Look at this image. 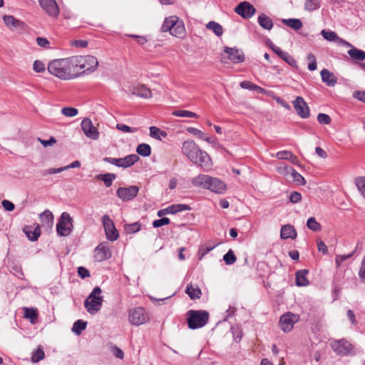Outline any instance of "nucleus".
Returning <instances> with one entry per match:
<instances>
[{
  "instance_id": "1",
  "label": "nucleus",
  "mask_w": 365,
  "mask_h": 365,
  "mask_svg": "<svg viewBox=\"0 0 365 365\" xmlns=\"http://www.w3.org/2000/svg\"><path fill=\"white\" fill-rule=\"evenodd\" d=\"M182 153L191 162L204 169H209L212 165L210 155L201 150L193 140H186L182 143Z\"/></svg>"
},
{
  "instance_id": "2",
  "label": "nucleus",
  "mask_w": 365,
  "mask_h": 365,
  "mask_svg": "<svg viewBox=\"0 0 365 365\" xmlns=\"http://www.w3.org/2000/svg\"><path fill=\"white\" fill-rule=\"evenodd\" d=\"M73 57L55 59L51 61L47 67L48 72L61 80H71L78 77L75 73Z\"/></svg>"
},
{
  "instance_id": "3",
  "label": "nucleus",
  "mask_w": 365,
  "mask_h": 365,
  "mask_svg": "<svg viewBox=\"0 0 365 365\" xmlns=\"http://www.w3.org/2000/svg\"><path fill=\"white\" fill-rule=\"evenodd\" d=\"M73 57L75 73L78 76L86 73L94 71L98 65V60L93 56H75Z\"/></svg>"
},
{
  "instance_id": "4",
  "label": "nucleus",
  "mask_w": 365,
  "mask_h": 365,
  "mask_svg": "<svg viewBox=\"0 0 365 365\" xmlns=\"http://www.w3.org/2000/svg\"><path fill=\"white\" fill-rule=\"evenodd\" d=\"M101 287H95L85 299L84 307L90 314L94 315L101 310L103 302V297L101 296Z\"/></svg>"
},
{
  "instance_id": "5",
  "label": "nucleus",
  "mask_w": 365,
  "mask_h": 365,
  "mask_svg": "<svg viewBox=\"0 0 365 365\" xmlns=\"http://www.w3.org/2000/svg\"><path fill=\"white\" fill-rule=\"evenodd\" d=\"M187 317L188 327L190 329H196L207 324L209 313L205 310H189Z\"/></svg>"
},
{
  "instance_id": "6",
  "label": "nucleus",
  "mask_w": 365,
  "mask_h": 365,
  "mask_svg": "<svg viewBox=\"0 0 365 365\" xmlns=\"http://www.w3.org/2000/svg\"><path fill=\"white\" fill-rule=\"evenodd\" d=\"M73 228V219L68 212H63L56 225V232L60 236L69 235Z\"/></svg>"
},
{
  "instance_id": "7",
  "label": "nucleus",
  "mask_w": 365,
  "mask_h": 365,
  "mask_svg": "<svg viewBox=\"0 0 365 365\" xmlns=\"http://www.w3.org/2000/svg\"><path fill=\"white\" fill-rule=\"evenodd\" d=\"M139 159L140 158L138 155L132 154L123 158L106 157L103 158V161L114 165L117 167L127 168L132 166L135 163L138 161Z\"/></svg>"
},
{
  "instance_id": "8",
  "label": "nucleus",
  "mask_w": 365,
  "mask_h": 365,
  "mask_svg": "<svg viewBox=\"0 0 365 365\" xmlns=\"http://www.w3.org/2000/svg\"><path fill=\"white\" fill-rule=\"evenodd\" d=\"M129 322L135 326H140L149 321V317L143 307L130 309L128 316Z\"/></svg>"
},
{
  "instance_id": "9",
  "label": "nucleus",
  "mask_w": 365,
  "mask_h": 365,
  "mask_svg": "<svg viewBox=\"0 0 365 365\" xmlns=\"http://www.w3.org/2000/svg\"><path fill=\"white\" fill-rule=\"evenodd\" d=\"M102 223L104 227L106 238L110 241H115L118 238V232L116 230L113 220L108 215L102 217Z\"/></svg>"
},
{
  "instance_id": "10",
  "label": "nucleus",
  "mask_w": 365,
  "mask_h": 365,
  "mask_svg": "<svg viewBox=\"0 0 365 365\" xmlns=\"http://www.w3.org/2000/svg\"><path fill=\"white\" fill-rule=\"evenodd\" d=\"M42 9L51 18L56 19L59 16L60 9L56 0H38Z\"/></svg>"
},
{
  "instance_id": "11",
  "label": "nucleus",
  "mask_w": 365,
  "mask_h": 365,
  "mask_svg": "<svg viewBox=\"0 0 365 365\" xmlns=\"http://www.w3.org/2000/svg\"><path fill=\"white\" fill-rule=\"evenodd\" d=\"M293 107L297 115L302 118H308L310 115L309 108L301 96H297L294 101H292Z\"/></svg>"
},
{
  "instance_id": "12",
  "label": "nucleus",
  "mask_w": 365,
  "mask_h": 365,
  "mask_svg": "<svg viewBox=\"0 0 365 365\" xmlns=\"http://www.w3.org/2000/svg\"><path fill=\"white\" fill-rule=\"evenodd\" d=\"M138 192L139 187L136 185H132L128 187H119L116 191V195L123 201H129L135 197Z\"/></svg>"
},
{
  "instance_id": "13",
  "label": "nucleus",
  "mask_w": 365,
  "mask_h": 365,
  "mask_svg": "<svg viewBox=\"0 0 365 365\" xmlns=\"http://www.w3.org/2000/svg\"><path fill=\"white\" fill-rule=\"evenodd\" d=\"M235 11L244 19H250L255 14L256 9L250 2L244 1L235 8Z\"/></svg>"
},
{
  "instance_id": "14",
  "label": "nucleus",
  "mask_w": 365,
  "mask_h": 365,
  "mask_svg": "<svg viewBox=\"0 0 365 365\" xmlns=\"http://www.w3.org/2000/svg\"><path fill=\"white\" fill-rule=\"evenodd\" d=\"M94 257L98 262H102L111 257L108 242H101L95 248Z\"/></svg>"
},
{
  "instance_id": "15",
  "label": "nucleus",
  "mask_w": 365,
  "mask_h": 365,
  "mask_svg": "<svg viewBox=\"0 0 365 365\" xmlns=\"http://www.w3.org/2000/svg\"><path fill=\"white\" fill-rule=\"evenodd\" d=\"M299 317L292 313H286L281 316L279 324L282 330L284 331H290L294 324L298 321Z\"/></svg>"
},
{
  "instance_id": "16",
  "label": "nucleus",
  "mask_w": 365,
  "mask_h": 365,
  "mask_svg": "<svg viewBox=\"0 0 365 365\" xmlns=\"http://www.w3.org/2000/svg\"><path fill=\"white\" fill-rule=\"evenodd\" d=\"M81 125V129L87 138L95 140L98 139L99 132L89 118H84Z\"/></svg>"
},
{
  "instance_id": "17",
  "label": "nucleus",
  "mask_w": 365,
  "mask_h": 365,
  "mask_svg": "<svg viewBox=\"0 0 365 365\" xmlns=\"http://www.w3.org/2000/svg\"><path fill=\"white\" fill-rule=\"evenodd\" d=\"M333 350L339 355L345 356L351 354L353 346L344 339L334 341L331 344Z\"/></svg>"
},
{
  "instance_id": "18",
  "label": "nucleus",
  "mask_w": 365,
  "mask_h": 365,
  "mask_svg": "<svg viewBox=\"0 0 365 365\" xmlns=\"http://www.w3.org/2000/svg\"><path fill=\"white\" fill-rule=\"evenodd\" d=\"M224 51L227 54L228 58L234 63H242L245 59L243 52L235 47L225 46Z\"/></svg>"
},
{
  "instance_id": "19",
  "label": "nucleus",
  "mask_w": 365,
  "mask_h": 365,
  "mask_svg": "<svg viewBox=\"0 0 365 365\" xmlns=\"http://www.w3.org/2000/svg\"><path fill=\"white\" fill-rule=\"evenodd\" d=\"M207 189L212 192L222 194L226 191V185L221 180L212 177Z\"/></svg>"
},
{
  "instance_id": "20",
  "label": "nucleus",
  "mask_w": 365,
  "mask_h": 365,
  "mask_svg": "<svg viewBox=\"0 0 365 365\" xmlns=\"http://www.w3.org/2000/svg\"><path fill=\"white\" fill-rule=\"evenodd\" d=\"M212 177L207 175H199L192 180V183L197 187L207 189Z\"/></svg>"
},
{
  "instance_id": "21",
  "label": "nucleus",
  "mask_w": 365,
  "mask_h": 365,
  "mask_svg": "<svg viewBox=\"0 0 365 365\" xmlns=\"http://www.w3.org/2000/svg\"><path fill=\"white\" fill-rule=\"evenodd\" d=\"M322 81L329 86H334L337 82V78L329 70L324 68L320 72Z\"/></svg>"
},
{
  "instance_id": "22",
  "label": "nucleus",
  "mask_w": 365,
  "mask_h": 365,
  "mask_svg": "<svg viewBox=\"0 0 365 365\" xmlns=\"http://www.w3.org/2000/svg\"><path fill=\"white\" fill-rule=\"evenodd\" d=\"M309 271L307 269H301L296 272V285L298 287H305L309 285V281L307 278Z\"/></svg>"
},
{
  "instance_id": "23",
  "label": "nucleus",
  "mask_w": 365,
  "mask_h": 365,
  "mask_svg": "<svg viewBox=\"0 0 365 365\" xmlns=\"http://www.w3.org/2000/svg\"><path fill=\"white\" fill-rule=\"evenodd\" d=\"M297 232L294 227L289 225H283L281 228L280 236L282 239H295L297 237Z\"/></svg>"
},
{
  "instance_id": "24",
  "label": "nucleus",
  "mask_w": 365,
  "mask_h": 365,
  "mask_svg": "<svg viewBox=\"0 0 365 365\" xmlns=\"http://www.w3.org/2000/svg\"><path fill=\"white\" fill-rule=\"evenodd\" d=\"M39 217L43 225H46L50 228L53 227L54 217L49 210H44Z\"/></svg>"
},
{
  "instance_id": "25",
  "label": "nucleus",
  "mask_w": 365,
  "mask_h": 365,
  "mask_svg": "<svg viewBox=\"0 0 365 365\" xmlns=\"http://www.w3.org/2000/svg\"><path fill=\"white\" fill-rule=\"evenodd\" d=\"M170 34L172 36L178 38L183 37L185 34V29L183 21L179 19L173 26V29L170 31Z\"/></svg>"
},
{
  "instance_id": "26",
  "label": "nucleus",
  "mask_w": 365,
  "mask_h": 365,
  "mask_svg": "<svg viewBox=\"0 0 365 365\" xmlns=\"http://www.w3.org/2000/svg\"><path fill=\"white\" fill-rule=\"evenodd\" d=\"M259 26L264 29L270 31L274 26L272 20L264 14H261L257 18Z\"/></svg>"
},
{
  "instance_id": "27",
  "label": "nucleus",
  "mask_w": 365,
  "mask_h": 365,
  "mask_svg": "<svg viewBox=\"0 0 365 365\" xmlns=\"http://www.w3.org/2000/svg\"><path fill=\"white\" fill-rule=\"evenodd\" d=\"M178 19L179 18L177 16H171L165 18L161 26V31L170 32V31L173 29V26H175Z\"/></svg>"
},
{
  "instance_id": "28",
  "label": "nucleus",
  "mask_w": 365,
  "mask_h": 365,
  "mask_svg": "<svg viewBox=\"0 0 365 365\" xmlns=\"http://www.w3.org/2000/svg\"><path fill=\"white\" fill-rule=\"evenodd\" d=\"M3 20L9 28H17L23 25V22L11 15H4Z\"/></svg>"
},
{
  "instance_id": "29",
  "label": "nucleus",
  "mask_w": 365,
  "mask_h": 365,
  "mask_svg": "<svg viewBox=\"0 0 365 365\" xmlns=\"http://www.w3.org/2000/svg\"><path fill=\"white\" fill-rule=\"evenodd\" d=\"M133 94L144 98L151 97L150 90L143 85L135 87L133 90Z\"/></svg>"
},
{
  "instance_id": "30",
  "label": "nucleus",
  "mask_w": 365,
  "mask_h": 365,
  "mask_svg": "<svg viewBox=\"0 0 365 365\" xmlns=\"http://www.w3.org/2000/svg\"><path fill=\"white\" fill-rule=\"evenodd\" d=\"M185 292L192 299H200L202 295L201 289L198 286L194 287L191 284L187 286Z\"/></svg>"
},
{
  "instance_id": "31",
  "label": "nucleus",
  "mask_w": 365,
  "mask_h": 365,
  "mask_svg": "<svg viewBox=\"0 0 365 365\" xmlns=\"http://www.w3.org/2000/svg\"><path fill=\"white\" fill-rule=\"evenodd\" d=\"M24 232L27 237L31 241L37 240L40 236V230L38 227H36L34 230L31 227H26L24 229Z\"/></svg>"
},
{
  "instance_id": "32",
  "label": "nucleus",
  "mask_w": 365,
  "mask_h": 365,
  "mask_svg": "<svg viewBox=\"0 0 365 365\" xmlns=\"http://www.w3.org/2000/svg\"><path fill=\"white\" fill-rule=\"evenodd\" d=\"M150 130V135L153 138L161 140L162 138L167 137V133L163 130H160L158 127L151 126L149 128Z\"/></svg>"
},
{
  "instance_id": "33",
  "label": "nucleus",
  "mask_w": 365,
  "mask_h": 365,
  "mask_svg": "<svg viewBox=\"0 0 365 365\" xmlns=\"http://www.w3.org/2000/svg\"><path fill=\"white\" fill-rule=\"evenodd\" d=\"M168 214H176L179 212L190 210L191 207L188 205L176 204L167 207Z\"/></svg>"
},
{
  "instance_id": "34",
  "label": "nucleus",
  "mask_w": 365,
  "mask_h": 365,
  "mask_svg": "<svg viewBox=\"0 0 365 365\" xmlns=\"http://www.w3.org/2000/svg\"><path fill=\"white\" fill-rule=\"evenodd\" d=\"M98 180H103L105 185L108 187L116 178V175L113 173L100 174L96 176Z\"/></svg>"
},
{
  "instance_id": "35",
  "label": "nucleus",
  "mask_w": 365,
  "mask_h": 365,
  "mask_svg": "<svg viewBox=\"0 0 365 365\" xmlns=\"http://www.w3.org/2000/svg\"><path fill=\"white\" fill-rule=\"evenodd\" d=\"M206 28L212 30L217 36H221L223 34L222 26L215 21H212L207 23L206 24Z\"/></svg>"
},
{
  "instance_id": "36",
  "label": "nucleus",
  "mask_w": 365,
  "mask_h": 365,
  "mask_svg": "<svg viewBox=\"0 0 365 365\" xmlns=\"http://www.w3.org/2000/svg\"><path fill=\"white\" fill-rule=\"evenodd\" d=\"M187 130L189 133L197 136L199 138L205 140L207 142H210V137L208 136L206 133L202 132L196 128L189 127L187 128Z\"/></svg>"
},
{
  "instance_id": "37",
  "label": "nucleus",
  "mask_w": 365,
  "mask_h": 365,
  "mask_svg": "<svg viewBox=\"0 0 365 365\" xmlns=\"http://www.w3.org/2000/svg\"><path fill=\"white\" fill-rule=\"evenodd\" d=\"M348 54L354 60L363 61L365 59V52L355 47H352V48L349 50Z\"/></svg>"
},
{
  "instance_id": "38",
  "label": "nucleus",
  "mask_w": 365,
  "mask_h": 365,
  "mask_svg": "<svg viewBox=\"0 0 365 365\" xmlns=\"http://www.w3.org/2000/svg\"><path fill=\"white\" fill-rule=\"evenodd\" d=\"M136 152L143 157H148L151 154V148L147 143H141L137 146Z\"/></svg>"
},
{
  "instance_id": "39",
  "label": "nucleus",
  "mask_w": 365,
  "mask_h": 365,
  "mask_svg": "<svg viewBox=\"0 0 365 365\" xmlns=\"http://www.w3.org/2000/svg\"><path fill=\"white\" fill-rule=\"evenodd\" d=\"M282 22L294 30H299L302 27V22L298 19H283Z\"/></svg>"
},
{
  "instance_id": "40",
  "label": "nucleus",
  "mask_w": 365,
  "mask_h": 365,
  "mask_svg": "<svg viewBox=\"0 0 365 365\" xmlns=\"http://www.w3.org/2000/svg\"><path fill=\"white\" fill-rule=\"evenodd\" d=\"M87 326V322L83 320L78 319L74 322L72 331L74 332L76 335H80L82 331L85 330Z\"/></svg>"
},
{
  "instance_id": "41",
  "label": "nucleus",
  "mask_w": 365,
  "mask_h": 365,
  "mask_svg": "<svg viewBox=\"0 0 365 365\" xmlns=\"http://www.w3.org/2000/svg\"><path fill=\"white\" fill-rule=\"evenodd\" d=\"M141 230V224L140 222H134L132 224H125L124 225V230L126 234H134Z\"/></svg>"
},
{
  "instance_id": "42",
  "label": "nucleus",
  "mask_w": 365,
  "mask_h": 365,
  "mask_svg": "<svg viewBox=\"0 0 365 365\" xmlns=\"http://www.w3.org/2000/svg\"><path fill=\"white\" fill-rule=\"evenodd\" d=\"M45 356V354L41 346H38V348L32 352L31 361L33 363H37L42 360Z\"/></svg>"
},
{
  "instance_id": "43",
  "label": "nucleus",
  "mask_w": 365,
  "mask_h": 365,
  "mask_svg": "<svg viewBox=\"0 0 365 365\" xmlns=\"http://www.w3.org/2000/svg\"><path fill=\"white\" fill-rule=\"evenodd\" d=\"M320 0H305L304 9L309 11H313L319 9Z\"/></svg>"
},
{
  "instance_id": "44",
  "label": "nucleus",
  "mask_w": 365,
  "mask_h": 365,
  "mask_svg": "<svg viewBox=\"0 0 365 365\" xmlns=\"http://www.w3.org/2000/svg\"><path fill=\"white\" fill-rule=\"evenodd\" d=\"M307 227L314 232H319L322 229L321 225L316 220L315 217H311L307 222Z\"/></svg>"
},
{
  "instance_id": "45",
  "label": "nucleus",
  "mask_w": 365,
  "mask_h": 365,
  "mask_svg": "<svg viewBox=\"0 0 365 365\" xmlns=\"http://www.w3.org/2000/svg\"><path fill=\"white\" fill-rule=\"evenodd\" d=\"M322 36L329 41H337L339 39V37L337 34L332 31H327L325 29L322 30L321 31Z\"/></svg>"
},
{
  "instance_id": "46",
  "label": "nucleus",
  "mask_w": 365,
  "mask_h": 365,
  "mask_svg": "<svg viewBox=\"0 0 365 365\" xmlns=\"http://www.w3.org/2000/svg\"><path fill=\"white\" fill-rule=\"evenodd\" d=\"M173 115L175 116L182 117V118H197V115L192 111L185 110H176L173 112Z\"/></svg>"
},
{
  "instance_id": "47",
  "label": "nucleus",
  "mask_w": 365,
  "mask_h": 365,
  "mask_svg": "<svg viewBox=\"0 0 365 365\" xmlns=\"http://www.w3.org/2000/svg\"><path fill=\"white\" fill-rule=\"evenodd\" d=\"M355 184L362 195V196L365 198V177H358L355 179Z\"/></svg>"
},
{
  "instance_id": "48",
  "label": "nucleus",
  "mask_w": 365,
  "mask_h": 365,
  "mask_svg": "<svg viewBox=\"0 0 365 365\" xmlns=\"http://www.w3.org/2000/svg\"><path fill=\"white\" fill-rule=\"evenodd\" d=\"M236 259L237 258L232 250H230L223 257V260L227 265L234 264L236 262Z\"/></svg>"
},
{
  "instance_id": "49",
  "label": "nucleus",
  "mask_w": 365,
  "mask_h": 365,
  "mask_svg": "<svg viewBox=\"0 0 365 365\" xmlns=\"http://www.w3.org/2000/svg\"><path fill=\"white\" fill-rule=\"evenodd\" d=\"M292 176L294 181L299 185H304L306 180L302 175L297 173L294 169L292 168Z\"/></svg>"
},
{
  "instance_id": "50",
  "label": "nucleus",
  "mask_w": 365,
  "mask_h": 365,
  "mask_svg": "<svg viewBox=\"0 0 365 365\" xmlns=\"http://www.w3.org/2000/svg\"><path fill=\"white\" fill-rule=\"evenodd\" d=\"M355 252H356V249L350 254L336 255V259H335V262H336V267H340L342 262L351 258L354 255Z\"/></svg>"
},
{
  "instance_id": "51",
  "label": "nucleus",
  "mask_w": 365,
  "mask_h": 365,
  "mask_svg": "<svg viewBox=\"0 0 365 365\" xmlns=\"http://www.w3.org/2000/svg\"><path fill=\"white\" fill-rule=\"evenodd\" d=\"M282 59H283L287 64H289L290 66L297 69L298 66L297 63V61L295 59L289 55L287 52L284 53V55L282 56Z\"/></svg>"
},
{
  "instance_id": "52",
  "label": "nucleus",
  "mask_w": 365,
  "mask_h": 365,
  "mask_svg": "<svg viewBox=\"0 0 365 365\" xmlns=\"http://www.w3.org/2000/svg\"><path fill=\"white\" fill-rule=\"evenodd\" d=\"M116 128L123 133H135L138 130L137 128L130 127L122 123H118L116 125Z\"/></svg>"
},
{
  "instance_id": "53",
  "label": "nucleus",
  "mask_w": 365,
  "mask_h": 365,
  "mask_svg": "<svg viewBox=\"0 0 365 365\" xmlns=\"http://www.w3.org/2000/svg\"><path fill=\"white\" fill-rule=\"evenodd\" d=\"M62 114L67 117H73L78 114V110L72 107H65L61 110Z\"/></svg>"
},
{
  "instance_id": "54",
  "label": "nucleus",
  "mask_w": 365,
  "mask_h": 365,
  "mask_svg": "<svg viewBox=\"0 0 365 365\" xmlns=\"http://www.w3.org/2000/svg\"><path fill=\"white\" fill-rule=\"evenodd\" d=\"M317 120L320 124L329 125L331 120L329 115L325 113H319L317 115Z\"/></svg>"
},
{
  "instance_id": "55",
  "label": "nucleus",
  "mask_w": 365,
  "mask_h": 365,
  "mask_svg": "<svg viewBox=\"0 0 365 365\" xmlns=\"http://www.w3.org/2000/svg\"><path fill=\"white\" fill-rule=\"evenodd\" d=\"M307 60L309 61L308 69L312 71H315L317 69V61L315 56L312 53H309L307 56Z\"/></svg>"
},
{
  "instance_id": "56",
  "label": "nucleus",
  "mask_w": 365,
  "mask_h": 365,
  "mask_svg": "<svg viewBox=\"0 0 365 365\" xmlns=\"http://www.w3.org/2000/svg\"><path fill=\"white\" fill-rule=\"evenodd\" d=\"M170 223V220L168 217H162L158 220H155L153 222V226L155 228L162 227Z\"/></svg>"
},
{
  "instance_id": "57",
  "label": "nucleus",
  "mask_w": 365,
  "mask_h": 365,
  "mask_svg": "<svg viewBox=\"0 0 365 365\" xmlns=\"http://www.w3.org/2000/svg\"><path fill=\"white\" fill-rule=\"evenodd\" d=\"M276 157L278 159L289 160V158H293V153L288 150L279 151L276 154Z\"/></svg>"
},
{
  "instance_id": "58",
  "label": "nucleus",
  "mask_w": 365,
  "mask_h": 365,
  "mask_svg": "<svg viewBox=\"0 0 365 365\" xmlns=\"http://www.w3.org/2000/svg\"><path fill=\"white\" fill-rule=\"evenodd\" d=\"M24 317L33 320L37 317L36 310L31 308H24Z\"/></svg>"
},
{
  "instance_id": "59",
  "label": "nucleus",
  "mask_w": 365,
  "mask_h": 365,
  "mask_svg": "<svg viewBox=\"0 0 365 365\" xmlns=\"http://www.w3.org/2000/svg\"><path fill=\"white\" fill-rule=\"evenodd\" d=\"M240 87L244 89L255 91L257 88V85L250 81H244L240 83Z\"/></svg>"
},
{
  "instance_id": "60",
  "label": "nucleus",
  "mask_w": 365,
  "mask_h": 365,
  "mask_svg": "<svg viewBox=\"0 0 365 365\" xmlns=\"http://www.w3.org/2000/svg\"><path fill=\"white\" fill-rule=\"evenodd\" d=\"M33 69L37 73L43 72L45 71L44 63L40 61H35L33 64Z\"/></svg>"
},
{
  "instance_id": "61",
  "label": "nucleus",
  "mask_w": 365,
  "mask_h": 365,
  "mask_svg": "<svg viewBox=\"0 0 365 365\" xmlns=\"http://www.w3.org/2000/svg\"><path fill=\"white\" fill-rule=\"evenodd\" d=\"M302 200V195L297 192L294 191L291 192L289 195V201L292 203H297Z\"/></svg>"
},
{
  "instance_id": "62",
  "label": "nucleus",
  "mask_w": 365,
  "mask_h": 365,
  "mask_svg": "<svg viewBox=\"0 0 365 365\" xmlns=\"http://www.w3.org/2000/svg\"><path fill=\"white\" fill-rule=\"evenodd\" d=\"M64 170H66L65 167H61V168H49L48 170H43L42 172V175L45 176L47 175L59 173Z\"/></svg>"
},
{
  "instance_id": "63",
  "label": "nucleus",
  "mask_w": 365,
  "mask_h": 365,
  "mask_svg": "<svg viewBox=\"0 0 365 365\" xmlns=\"http://www.w3.org/2000/svg\"><path fill=\"white\" fill-rule=\"evenodd\" d=\"M1 204H2V207L6 211L11 212V211L14 210L15 208L14 204L7 200H4L1 202Z\"/></svg>"
},
{
  "instance_id": "64",
  "label": "nucleus",
  "mask_w": 365,
  "mask_h": 365,
  "mask_svg": "<svg viewBox=\"0 0 365 365\" xmlns=\"http://www.w3.org/2000/svg\"><path fill=\"white\" fill-rule=\"evenodd\" d=\"M359 276L360 277L361 279L365 280V255L364 256L361 261V267L359 272Z\"/></svg>"
}]
</instances>
